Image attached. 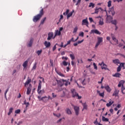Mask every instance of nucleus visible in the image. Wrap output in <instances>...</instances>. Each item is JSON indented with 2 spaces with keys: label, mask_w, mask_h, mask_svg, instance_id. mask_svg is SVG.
I'll return each mask as SVG.
<instances>
[{
  "label": "nucleus",
  "mask_w": 125,
  "mask_h": 125,
  "mask_svg": "<svg viewBox=\"0 0 125 125\" xmlns=\"http://www.w3.org/2000/svg\"><path fill=\"white\" fill-rule=\"evenodd\" d=\"M71 92L72 93V97H78V99H81L82 97L79 96V94L77 93L75 89H72Z\"/></svg>",
  "instance_id": "nucleus-4"
},
{
  "label": "nucleus",
  "mask_w": 125,
  "mask_h": 125,
  "mask_svg": "<svg viewBox=\"0 0 125 125\" xmlns=\"http://www.w3.org/2000/svg\"><path fill=\"white\" fill-rule=\"evenodd\" d=\"M91 6H92V7H94V4H93V3H90L89 7H91Z\"/></svg>",
  "instance_id": "nucleus-50"
},
{
  "label": "nucleus",
  "mask_w": 125,
  "mask_h": 125,
  "mask_svg": "<svg viewBox=\"0 0 125 125\" xmlns=\"http://www.w3.org/2000/svg\"><path fill=\"white\" fill-rule=\"evenodd\" d=\"M72 106H73L74 110L75 111L76 115L78 116V115H79V112H80V107H79V106H75L73 104H72Z\"/></svg>",
  "instance_id": "nucleus-7"
},
{
  "label": "nucleus",
  "mask_w": 125,
  "mask_h": 125,
  "mask_svg": "<svg viewBox=\"0 0 125 125\" xmlns=\"http://www.w3.org/2000/svg\"><path fill=\"white\" fill-rule=\"evenodd\" d=\"M97 92L98 94H99V96H101V97L104 98V92H103V93H101L100 91L97 90Z\"/></svg>",
  "instance_id": "nucleus-18"
},
{
  "label": "nucleus",
  "mask_w": 125,
  "mask_h": 125,
  "mask_svg": "<svg viewBox=\"0 0 125 125\" xmlns=\"http://www.w3.org/2000/svg\"><path fill=\"white\" fill-rule=\"evenodd\" d=\"M70 42H76L75 40H74V37H72L71 40H70Z\"/></svg>",
  "instance_id": "nucleus-55"
},
{
  "label": "nucleus",
  "mask_w": 125,
  "mask_h": 125,
  "mask_svg": "<svg viewBox=\"0 0 125 125\" xmlns=\"http://www.w3.org/2000/svg\"><path fill=\"white\" fill-rule=\"evenodd\" d=\"M102 121L103 122H109V119L108 118H106V117L103 116L102 117Z\"/></svg>",
  "instance_id": "nucleus-33"
},
{
  "label": "nucleus",
  "mask_w": 125,
  "mask_h": 125,
  "mask_svg": "<svg viewBox=\"0 0 125 125\" xmlns=\"http://www.w3.org/2000/svg\"><path fill=\"white\" fill-rule=\"evenodd\" d=\"M96 19H98L99 20V25L102 26L104 25V21H103V18H101L100 16H98L95 17Z\"/></svg>",
  "instance_id": "nucleus-6"
},
{
  "label": "nucleus",
  "mask_w": 125,
  "mask_h": 125,
  "mask_svg": "<svg viewBox=\"0 0 125 125\" xmlns=\"http://www.w3.org/2000/svg\"><path fill=\"white\" fill-rule=\"evenodd\" d=\"M83 42V40H82V41H79L77 42V43H78V44H80V43H82V42Z\"/></svg>",
  "instance_id": "nucleus-56"
},
{
  "label": "nucleus",
  "mask_w": 125,
  "mask_h": 125,
  "mask_svg": "<svg viewBox=\"0 0 125 125\" xmlns=\"http://www.w3.org/2000/svg\"><path fill=\"white\" fill-rule=\"evenodd\" d=\"M56 81H57V84L60 86L62 87V86H63V85H64V83H65V80L60 79V80H57Z\"/></svg>",
  "instance_id": "nucleus-5"
},
{
  "label": "nucleus",
  "mask_w": 125,
  "mask_h": 125,
  "mask_svg": "<svg viewBox=\"0 0 125 125\" xmlns=\"http://www.w3.org/2000/svg\"><path fill=\"white\" fill-rule=\"evenodd\" d=\"M118 94H119V90H118V89H115V90L114 91L112 96H115V97H117Z\"/></svg>",
  "instance_id": "nucleus-19"
},
{
  "label": "nucleus",
  "mask_w": 125,
  "mask_h": 125,
  "mask_svg": "<svg viewBox=\"0 0 125 125\" xmlns=\"http://www.w3.org/2000/svg\"><path fill=\"white\" fill-rule=\"evenodd\" d=\"M69 56L70 58H71L72 60H74V59H75V56L74 55V54H70L69 55Z\"/></svg>",
  "instance_id": "nucleus-38"
},
{
  "label": "nucleus",
  "mask_w": 125,
  "mask_h": 125,
  "mask_svg": "<svg viewBox=\"0 0 125 125\" xmlns=\"http://www.w3.org/2000/svg\"><path fill=\"white\" fill-rule=\"evenodd\" d=\"M56 49V45H55L53 48V51H54Z\"/></svg>",
  "instance_id": "nucleus-62"
},
{
  "label": "nucleus",
  "mask_w": 125,
  "mask_h": 125,
  "mask_svg": "<svg viewBox=\"0 0 125 125\" xmlns=\"http://www.w3.org/2000/svg\"><path fill=\"white\" fill-rule=\"evenodd\" d=\"M90 35H91L92 34H93V35L94 34V29H93L91 31V32H90Z\"/></svg>",
  "instance_id": "nucleus-60"
},
{
  "label": "nucleus",
  "mask_w": 125,
  "mask_h": 125,
  "mask_svg": "<svg viewBox=\"0 0 125 125\" xmlns=\"http://www.w3.org/2000/svg\"><path fill=\"white\" fill-rule=\"evenodd\" d=\"M108 5L107 6L108 7H111V6L112 5V1L111 0L108 1V2H107Z\"/></svg>",
  "instance_id": "nucleus-40"
},
{
  "label": "nucleus",
  "mask_w": 125,
  "mask_h": 125,
  "mask_svg": "<svg viewBox=\"0 0 125 125\" xmlns=\"http://www.w3.org/2000/svg\"><path fill=\"white\" fill-rule=\"evenodd\" d=\"M105 89L107 91V92H111V88H110V86L109 85H106L104 86Z\"/></svg>",
  "instance_id": "nucleus-21"
},
{
  "label": "nucleus",
  "mask_w": 125,
  "mask_h": 125,
  "mask_svg": "<svg viewBox=\"0 0 125 125\" xmlns=\"http://www.w3.org/2000/svg\"><path fill=\"white\" fill-rule=\"evenodd\" d=\"M55 36H61V32L59 31V30H56L55 32Z\"/></svg>",
  "instance_id": "nucleus-27"
},
{
  "label": "nucleus",
  "mask_w": 125,
  "mask_h": 125,
  "mask_svg": "<svg viewBox=\"0 0 125 125\" xmlns=\"http://www.w3.org/2000/svg\"><path fill=\"white\" fill-rule=\"evenodd\" d=\"M52 95L53 98H55V97H56V95L54 94V93H52Z\"/></svg>",
  "instance_id": "nucleus-64"
},
{
  "label": "nucleus",
  "mask_w": 125,
  "mask_h": 125,
  "mask_svg": "<svg viewBox=\"0 0 125 125\" xmlns=\"http://www.w3.org/2000/svg\"><path fill=\"white\" fill-rule=\"evenodd\" d=\"M94 69L95 70H97V65H96V64L94 63Z\"/></svg>",
  "instance_id": "nucleus-63"
},
{
  "label": "nucleus",
  "mask_w": 125,
  "mask_h": 125,
  "mask_svg": "<svg viewBox=\"0 0 125 125\" xmlns=\"http://www.w3.org/2000/svg\"><path fill=\"white\" fill-rule=\"evenodd\" d=\"M62 64L63 66H67V65H68V62H66V61H63Z\"/></svg>",
  "instance_id": "nucleus-44"
},
{
  "label": "nucleus",
  "mask_w": 125,
  "mask_h": 125,
  "mask_svg": "<svg viewBox=\"0 0 125 125\" xmlns=\"http://www.w3.org/2000/svg\"><path fill=\"white\" fill-rule=\"evenodd\" d=\"M94 33L96 34L97 35H101V32H100L98 30L95 29L94 30Z\"/></svg>",
  "instance_id": "nucleus-34"
},
{
  "label": "nucleus",
  "mask_w": 125,
  "mask_h": 125,
  "mask_svg": "<svg viewBox=\"0 0 125 125\" xmlns=\"http://www.w3.org/2000/svg\"><path fill=\"white\" fill-rule=\"evenodd\" d=\"M113 77H115V78H120V76H122V74H121L119 73H116L115 74L112 75Z\"/></svg>",
  "instance_id": "nucleus-25"
},
{
  "label": "nucleus",
  "mask_w": 125,
  "mask_h": 125,
  "mask_svg": "<svg viewBox=\"0 0 125 125\" xmlns=\"http://www.w3.org/2000/svg\"><path fill=\"white\" fill-rule=\"evenodd\" d=\"M77 32H78V27L76 26L74 28L73 33H77Z\"/></svg>",
  "instance_id": "nucleus-42"
},
{
  "label": "nucleus",
  "mask_w": 125,
  "mask_h": 125,
  "mask_svg": "<svg viewBox=\"0 0 125 125\" xmlns=\"http://www.w3.org/2000/svg\"><path fill=\"white\" fill-rule=\"evenodd\" d=\"M33 42H34V39L31 38L30 41L27 43V46L31 47L33 45Z\"/></svg>",
  "instance_id": "nucleus-12"
},
{
  "label": "nucleus",
  "mask_w": 125,
  "mask_h": 125,
  "mask_svg": "<svg viewBox=\"0 0 125 125\" xmlns=\"http://www.w3.org/2000/svg\"><path fill=\"white\" fill-rule=\"evenodd\" d=\"M64 82H65V83H64L65 86H67V85H68V84H70L71 83L69 82V80H64Z\"/></svg>",
  "instance_id": "nucleus-35"
},
{
  "label": "nucleus",
  "mask_w": 125,
  "mask_h": 125,
  "mask_svg": "<svg viewBox=\"0 0 125 125\" xmlns=\"http://www.w3.org/2000/svg\"><path fill=\"white\" fill-rule=\"evenodd\" d=\"M31 90H32V84H29L28 87H27L26 94H27V95H29V94L31 93Z\"/></svg>",
  "instance_id": "nucleus-11"
},
{
  "label": "nucleus",
  "mask_w": 125,
  "mask_h": 125,
  "mask_svg": "<svg viewBox=\"0 0 125 125\" xmlns=\"http://www.w3.org/2000/svg\"><path fill=\"white\" fill-rule=\"evenodd\" d=\"M120 67H123V69H125V63H120Z\"/></svg>",
  "instance_id": "nucleus-48"
},
{
  "label": "nucleus",
  "mask_w": 125,
  "mask_h": 125,
  "mask_svg": "<svg viewBox=\"0 0 125 125\" xmlns=\"http://www.w3.org/2000/svg\"><path fill=\"white\" fill-rule=\"evenodd\" d=\"M82 105L83 106V110H86L87 109V104H86V103H83Z\"/></svg>",
  "instance_id": "nucleus-23"
},
{
  "label": "nucleus",
  "mask_w": 125,
  "mask_h": 125,
  "mask_svg": "<svg viewBox=\"0 0 125 125\" xmlns=\"http://www.w3.org/2000/svg\"><path fill=\"white\" fill-rule=\"evenodd\" d=\"M28 61H26L23 62L22 66L24 69L27 67V65H28Z\"/></svg>",
  "instance_id": "nucleus-28"
},
{
  "label": "nucleus",
  "mask_w": 125,
  "mask_h": 125,
  "mask_svg": "<svg viewBox=\"0 0 125 125\" xmlns=\"http://www.w3.org/2000/svg\"><path fill=\"white\" fill-rule=\"evenodd\" d=\"M109 12L111 13V14L113 16H114V15H115V11L114 10V7H112L110 9V11Z\"/></svg>",
  "instance_id": "nucleus-24"
},
{
  "label": "nucleus",
  "mask_w": 125,
  "mask_h": 125,
  "mask_svg": "<svg viewBox=\"0 0 125 125\" xmlns=\"http://www.w3.org/2000/svg\"><path fill=\"white\" fill-rule=\"evenodd\" d=\"M45 20H46V18L45 17L42 19L41 21V25H43L44 22L45 21Z\"/></svg>",
  "instance_id": "nucleus-29"
},
{
  "label": "nucleus",
  "mask_w": 125,
  "mask_h": 125,
  "mask_svg": "<svg viewBox=\"0 0 125 125\" xmlns=\"http://www.w3.org/2000/svg\"><path fill=\"white\" fill-rule=\"evenodd\" d=\"M44 45H45V47L48 48L51 45L50 44V42H47V41H45L44 42Z\"/></svg>",
  "instance_id": "nucleus-16"
},
{
  "label": "nucleus",
  "mask_w": 125,
  "mask_h": 125,
  "mask_svg": "<svg viewBox=\"0 0 125 125\" xmlns=\"http://www.w3.org/2000/svg\"><path fill=\"white\" fill-rule=\"evenodd\" d=\"M9 90V89L7 88L5 92V94H4V95H5V98H6V94L7 93V92H8V90Z\"/></svg>",
  "instance_id": "nucleus-47"
},
{
  "label": "nucleus",
  "mask_w": 125,
  "mask_h": 125,
  "mask_svg": "<svg viewBox=\"0 0 125 125\" xmlns=\"http://www.w3.org/2000/svg\"><path fill=\"white\" fill-rule=\"evenodd\" d=\"M42 50H38L36 52V53H37L38 55H41V54H42Z\"/></svg>",
  "instance_id": "nucleus-37"
},
{
  "label": "nucleus",
  "mask_w": 125,
  "mask_h": 125,
  "mask_svg": "<svg viewBox=\"0 0 125 125\" xmlns=\"http://www.w3.org/2000/svg\"><path fill=\"white\" fill-rule=\"evenodd\" d=\"M30 83H31V79L28 78L24 83V86L26 87V86H27V85H28Z\"/></svg>",
  "instance_id": "nucleus-20"
},
{
  "label": "nucleus",
  "mask_w": 125,
  "mask_h": 125,
  "mask_svg": "<svg viewBox=\"0 0 125 125\" xmlns=\"http://www.w3.org/2000/svg\"><path fill=\"white\" fill-rule=\"evenodd\" d=\"M103 80H104V77H102L101 81L98 82V83H102V82H103Z\"/></svg>",
  "instance_id": "nucleus-57"
},
{
  "label": "nucleus",
  "mask_w": 125,
  "mask_h": 125,
  "mask_svg": "<svg viewBox=\"0 0 125 125\" xmlns=\"http://www.w3.org/2000/svg\"><path fill=\"white\" fill-rule=\"evenodd\" d=\"M113 63H114V64H117V65H118V64H121V62H120V60L118 59H116L115 60H113L112 61Z\"/></svg>",
  "instance_id": "nucleus-14"
},
{
  "label": "nucleus",
  "mask_w": 125,
  "mask_h": 125,
  "mask_svg": "<svg viewBox=\"0 0 125 125\" xmlns=\"http://www.w3.org/2000/svg\"><path fill=\"white\" fill-rule=\"evenodd\" d=\"M119 83H121V84L124 86V83H125V81L121 80Z\"/></svg>",
  "instance_id": "nucleus-51"
},
{
  "label": "nucleus",
  "mask_w": 125,
  "mask_h": 125,
  "mask_svg": "<svg viewBox=\"0 0 125 125\" xmlns=\"http://www.w3.org/2000/svg\"><path fill=\"white\" fill-rule=\"evenodd\" d=\"M84 35V34L83 33V32H80L79 33V36L80 37H83Z\"/></svg>",
  "instance_id": "nucleus-43"
},
{
  "label": "nucleus",
  "mask_w": 125,
  "mask_h": 125,
  "mask_svg": "<svg viewBox=\"0 0 125 125\" xmlns=\"http://www.w3.org/2000/svg\"><path fill=\"white\" fill-rule=\"evenodd\" d=\"M85 82V79H84L83 81H82V84H83V85H84L85 84H86V83L84 82Z\"/></svg>",
  "instance_id": "nucleus-53"
},
{
  "label": "nucleus",
  "mask_w": 125,
  "mask_h": 125,
  "mask_svg": "<svg viewBox=\"0 0 125 125\" xmlns=\"http://www.w3.org/2000/svg\"><path fill=\"white\" fill-rule=\"evenodd\" d=\"M53 115L54 116H56V117H57V118H59L61 115L59 114V115L56 114L55 113H53Z\"/></svg>",
  "instance_id": "nucleus-52"
},
{
  "label": "nucleus",
  "mask_w": 125,
  "mask_h": 125,
  "mask_svg": "<svg viewBox=\"0 0 125 125\" xmlns=\"http://www.w3.org/2000/svg\"><path fill=\"white\" fill-rule=\"evenodd\" d=\"M58 75H59V76H61V77H64V75H63V74L61 73V72H59Z\"/></svg>",
  "instance_id": "nucleus-58"
},
{
  "label": "nucleus",
  "mask_w": 125,
  "mask_h": 125,
  "mask_svg": "<svg viewBox=\"0 0 125 125\" xmlns=\"http://www.w3.org/2000/svg\"><path fill=\"white\" fill-rule=\"evenodd\" d=\"M13 111V107L10 108V109L9 110V112L8 113V116H10V115L11 114V113H12Z\"/></svg>",
  "instance_id": "nucleus-32"
},
{
  "label": "nucleus",
  "mask_w": 125,
  "mask_h": 125,
  "mask_svg": "<svg viewBox=\"0 0 125 125\" xmlns=\"http://www.w3.org/2000/svg\"><path fill=\"white\" fill-rule=\"evenodd\" d=\"M113 103L114 101H112V100H109V103L106 104V106L110 107Z\"/></svg>",
  "instance_id": "nucleus-22"
},
{
  "label": "nucleus",
  "mask_w": 125,
  "mask_h": 125,
  "mask_svg": "<svg viewBox=\"0 0 125 125\" xmlns=\"http://www.w3.org/2000/svg\"><path fill=\"white\" fill-rule=\"evenodd\" d=\"M62 18H63V15H60V20H59L60 22V21H61V20H62Z\"/></svg>",
  "instance_id": "nucleus-61"
},
{
  "label": "nucleus",
  "mask_w": 125,
  "mask_h": 125,
  "mask_svg": "<svg viewBox=\"0 0 125 125\" xmlns=\"http://www.w3.org/2000/svg\"><path fill=\"white\" fill-rule=\"evenodd\" d=\"M89 20L90 21V22L91 23L92 22H94L93 21V19H92V18H89Z\"/></svg>",
  "instance_id": "nucleus-54"
},
{
  "label": "nucleus",
  "mask_w": 125,
  "mask_h": 125,
  "mask_svg": "<svg viewBox=\"0 0 125 125\" xmlns=\"http://www.w3.org/2000/svg\"><path fill=\"white\" fill-rule=\"evenodd\" d=\"M97 40H98V41L95 46V48H97V47H98V46L100 45V44L102 42H103V38L98 37Z\"/></svg>",
  "instance_id": "nucleus-3"
},
{
  "label": "nucleus",
  "mask_w": 125,
  "mask_h": 125,
  "mask_svg": "<svg viewBox=\"0 0 125 125\" xmlns=\"http://www.w3.org/2000/svg\"><path fill=\"white\" fill-rule=\"evenodd\" d=\"M121 91L123 94H125V87L123 85L121 87Z\"/></svg>",
  "instance_id": "nucleus-30"
},
{
  "label": "nucleus",
  "mask_w": 125,
  "mask_h": 125,
  "mask_svg": "<svg viewBox=\"0 0 125 125\" xmlns=\"http://www.w3.org/2000/svg\"><path fill=\"white\" fill-rule=\"evenodd\" d=\"M37 97H38L39 101H43V100L45 99V98L47 99V97L46 96H45L42 97V98H41V96H38Z\"/></svg>",
  "instance_id": "nucleus-15"
},
{
  "label": "nucleus",
  "mask_w": 125,
  "mask_h": 125,
  "mask_svg": "<svg viewBox=\"0 0 125 125\" xmlns=\"http://www.w3.org/2000/svg\"><path fill=\"white\" fill-rule=\"evenodd\" d=\"M121 70H122V67H121V66H119L117 67V72H120Z\"/></svg>",
  "instance_id": "nucleus-45"
},
{
  "label": "nucleus",
  "mask_w": 125,
  "mask_h": 125,
  "mask_svg": "<svg viewBox=\"0 0 125 125\" xmlns=\"http://www.w3.org/2000/svg\"><path fill=\"white\" fill-rule=\"evenodd\" d=\"M111 23L112 24H113V25H115V26L117 25V20H114L113 21H112Z\"/></svg>",
  "instance_id": "nucleus-36"
},
{
  "label": "nucleus",
  "mask_w": 125,
  "mask_h": 125,
  "mask_svg": "<svg viewBox=\"0 0 125 125\" xmlns=\"http://www.w3.org/2000/svg\"><path fill=\"white\" fill-rule=\"evenodd\" d=\"M36 68H37V63L36 62L34 64V66H33V67L32 68V70H36Z\"/></svg>",
  "instance_id": "nucleus-46"
},
{
  "label": "nucleus",
  "mask_w": 125,
  "mask_h": 125,
  "mask_svg": "<svg viewBox=\"0 0 125 125\" xmlns=\"http://www.w3.org/2000/svg\"><path fill=\"white\" fill-rule=\"evenodd\" d=\"M20 112H21L20 109H17L15 111V114H20Z\"/></svg>",
  "instance_id": "nucleus-41"
},
{
  "label": "nucleus",
  "mask_w": 125,
  "mask_h": 125,
  "mask_svg": "<svg viewBox=\"0 0 125 125\" xmlns=\"http://www.w3.org/2000/svg\"><path fill=\"white\" fill-rule=\"evenodd\" d=\"M99 65H100V66H102V70H109V69L107 68V65L104 63V62H103L101 63H99Z\"/></svg>",
  "instance_id": "nucleus-9"
},
{
  "label": "nucleus",
  "mask_w": 125,
  "mask_h": 125,
  "mask_svg": "<svg viewBox=\"0 0 125 125\" xmlns=\"http://www.w3.org/2000/svg\"><path fill=\"white\" fill-rule=\"evenodd\" d=\"M66 113L68 115H72V111H71V110L69 108H66Z\"/></svg>",
  "instance_id": "nucleus-31"
},
{
  "label": "nucleus",
  "mask_w": 125,
  "mask_h": 125,
  "mask_svg": "<svg viewBox=\"0 0 125 125\" xmlns=\"http://www.w3.org/2000/svg\"><path fill=\"white\" fill-rule=\"evenodd\" d=\"M56 45H58V46H60V47H64V44L63 43V42H61V45H59V44L56 43Z\"/></svg>",
  "instance_id": "nucleus-39"
},
{
  "label": "nucleus",
  "mask_w": 125,
  "mask_h": 125,
  "mask_svg": "<svg viewBox=\"0 0 125 125\" xmlns=\"http://www.w3.org/2000/svg\"><path fill=\"white\" fill-rule=\"evenodd\" d=\"M111 38L114 42H115L117 43V44H119V41H118L117 39H116V37H115L114 34H111Z\"/></svg>",
  "instance_id": "nucleus-13"
},
{
  "label": "nucleus",
  "mask_w": 125,
  "mask_h": 125,
  "mask_svg": "<svg viewBox=\"0 0 125 125\" xmlns=\"http://www.w3.org/2000/svg\"><path fill=\"white\" fill-rule=\"evenodd\" d=\"M118 55H120V56H122V57H124V58H125V55L122 54H118Z\"/></svg>",
  "instance_id": "nucleus-59"
},
{
  "label": "nucleus",
  "mask_w": 125,
  "mask_h": 125,
  "mask_svg": "<svg viewBox=\"0 0 125 125\" xmlns=\"http://www.w3.org/2000/svg\"><path fill=\"white\" fill-rule=\"evenodd\" d=\"M41 8H42V9L40 11L39 14H37L33 17V21L34 22V23H37L38 21H40L41 18L42 17L43 14H44V12H43V8H42V7H41Z\"/></svg>",
  "instance_id": "nucleus-1"
},
{
  "label": "nucleus",
  "mask_w": 125,
  "mask_h": 125,
  "mask_svg": "<svg viewBox=\"0 0 125 125\" xmlns=\"http://www.w3.org/2000/svg\"><path fill=\"white\" fill-rule=\"evenodd\" d=\"M99 11H103V9L102 8H96L95 10V13H98Z\"/></svg>",
  "instance_id": "nucleus-17"
},
{
  "label": "nucleus",
  "mask_w": 125,
  "mask_h": 125,
  "mask_svg": "<svg viewBox=\"0 0 125 125\" xmlns=\"http://www.w3.org/2000/svg\"><path fill=\"white\" fill-rule=\"evenodd\" d=\"M81 1H82V0H78L77 3L75 4V5H78L79 3H81Z\"/></svg>",
  "instance_id": "nucleus-49"
},
{
  "label": "nucleus",
  "mask_w": 125,
  "mask_h": 125,
  "mask_svg": "<svg viewBox=\"0 0 125 125\" xmlns=\"http://www.w3.org/2000/svg\"><path fill=\"white\" fill-rule=\"evenodd\" d=\"M74 11L73 10V11L71 12L70 13H68L67 15V19H69L72 15H73V13H74Z\"/></svg>",
  "instance_id": "nucleus-26"
},
{
  "label": "nucleus",
  "mask_w": 125,
  "mask_h": 125,
  "mask_svg": "<svg viewBox=\"0 0 125 125\" xmlns=\"http://www.w3.org/2000/svg\"><path fill=\"white\" fill-rule=\"evenodd\" d=\"M53 38V32H49L48 34L47 41H50Z\"/></svg>",
  "instance_id": "nucleus-10"
},
{
  "label": "nucleus",
  "mask_w": 125,
  "mask_h": 125,
  "mask_svg": "<svg viewBox=\"0 0 125 125\" xmlns=\"http://www.w3.org/2000/svg\"><path fill=\"white\" fill-rule=\"evenodd\" d=\"M42 81L39 80V85L38 86V89H37V92L38 94H43L44 93V89H42Z\"/></svg>",
  "instance_id": "nucleus-2"
},
{
  "label": "nucleus",
  "mask_w": 125,
  "mask_h": 125,
  "mask_svg": "<svg viewBox=\"0 0 125 125\" xmlns=\"http://www.w3.org/2000/svg\"><path fill=\"white\" fill-rule=\"evenodd\" d=\"M83 25H85L86 27H88V21H87V18L82 21V25L83 26Z\"/></svg>",
  "instance_id": "nucleus-8"
}]
</instances>
